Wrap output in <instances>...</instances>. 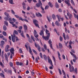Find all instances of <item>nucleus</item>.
I'll return each instance as SVG.
<instances>
[{"mask_svg": "<svg viewBox=\"0 0 78 78\" xmlns=\"http://www.w3.org/2000/svg\"><path fill=\"white\" fill-rule=\"evenodd\" d=\"M46 33L47 34L46 37H44V30H42L41 31L40 33V36H42V38L43 39H44L45 41H48L49 40V38H50V34L48 33L49 31H48L47 29H46L45 30Z\"/></svg>", "mask_w": 78, "mask_h": 78, "instance_id": "nucleus-1", "label": "nucleus"}, {"mask_svg": "<svg viewBox=\"0 0 78 78\" xmlns=\"http://www.w3.org/2000/svg\"><path fill=\"white\" fill-rule=\"evenodd\" d=\"M10 51L12 54L10 55V59H12V55H14V49L13 48H12L11 49L9 50Z\"/></svg>", "mask_w": 78, "mask_h": 78, "instance_id": "nucleus-2", "label": "nucleus"}, {"mask_svg": "<svg viewBox=\"0 0 78 78\" xmlns=\"http://www.w3.org/2000/svg\"><path fill=\"white\" fill-rule=\"evenodd\" d=\"M33 22H34V24L36 27H38V28H40V27H39V24H38V21H37V20H33Z\"/></svg>", "mask_w": 78, "mask_h": 78, "instance_id": "nucleus-3", "label": "nucleus"}, {"mask_svg": "<svg viewBox=\"0 0 78 78\" xmlns=\"http://www.w3.org/2000/svg\"><path fill=\"white\" fill-rule=\"evenodd\" d=\"M40 6H42V3L41 0H39L38 3L36 4V6L37 8H39Z\"/></svg>", "mask_w": 78, "mask_h": 78, "instance_id": "nucleus-4", "label": "nucleus"}, {"mask_svg": "<svg viewBox=\"0 0 78 78\" xmlns=\"http://www.w3.org/2000/svg\"><path fill=\"white\" fill-rule=\"evenodd\" d=\"M69 69L70 72H73V71H74V70H75V69L74 68L73 66H72L71 67V65L70 64H69Z\"/></svg>", "mask_w": 78, "mask_h": 78, "instance_id": "nucleus-5", "label": "nucleus"}, {"mask_svg": "<svg viewBox=\"0 0 78 78\" xmlns=\"http://www.w3.org/2000/svg\"><path fill=\"white\" fill-rule=\"evenodd\" d=\"M12 40L13 42H15V38H16V34H13V35H11Z\"/></svg>", "mask_w": 78, "mask_h": 78, "instance_id": "nucleus-6", "label": "nucleus"}, {"mask_svg": "<svg viewBox=\"0 0 78 78\" xmlns=\"http://www.w3.org/2000/svg\"><path fill=\"white\" fill-rule=\"evenodd\" d=\"M5 43V41H4L2 40L1 41V44H0V46L2 48H4V47H3V45H4Z\"/></svg>", "mask_w": 78, "mask_h": 78, "instance_id": "nucleus-7", "label": "nucleus"}, {"mask_svg": "<svg viewBox=\"0 0 78 78\" xmlns=\"http://www.w3.org/2000/svg\"><path fill=\"white\" fill-rule=\"evenodd\" d=\"M9 46L8 45H7L5 48V51L6 52H8L9 51Z\"/></svg>", "mask_w": 78, "mask_h": 78, "instance_id": "nucleus-8", "label": "nucleus"}, {"mask_svg": "<svg viewBox=\"0 0 78 78\" xmlns=\"http://www.w3.org/2000/svg\"><path fill=\"white\" fill-rule=\"evenodd\" d=\"M23 27L24 30V32L27 33V30H28V27H27V26L26 24H24Z\"/></svg>", "mask_w": 78, "mask_h": 78, "instance_id": "nucleus-9", "label": "nucleus"}, {"mask_svg": "<svg viewBox=\"0 0 78 78\" xmlns=\"http://www.w3.org/2000/svg\"><path fill=\"white\" fill-rule=\"evenodd\" d=\"M34 33L35 37H37L39 36V35L37 34V31H36V30H34Z\"/></svg>", "mask_w": 78, "mask_h": 78, "instance_id": "nucleus-10", "label": "nucleus"}, {"mask_svg": "<svg viewBox=\"0 0 78 78\" xmlns=\"http://www.w3.org/2000/svg\"><path fill=\"white\" fill-rule=\"evenodd\" d=\"M55 24L56 25L58 26V27H59V26H60V27H61V24L59 23V22L58 21H56L55 22Z\"/></svg>", "mask_w": 78, "mask_h": 78, "instance_id": "nucleus-11", "label": "nucleus"}, {"mask_svg": "<svg viewBox=\"0 0 78 78\" xmlns=\"http://www.w3.org/2000/svg\"><path fill=\"white\" fill-rule=\"evenodd\" d=\"M47 19L48 20L49 22H50V21L51 20L52 18L50 16L49 17H48V16H47Z\"/></svg>", "mask_w": 78, "mask_h": 78, "instance_id": "nucleus-12", "label": "nucleus"}, {"mask_svg": "<svg viewBox=\"0 0 78 78\" xmlns=\"http://www.w3.org/2000/svg\"><path fill=\"white\" fill-rule=\"evenodd\" d=\"M38 59L39 60L40 58H39V56H37V57H36L35 58V62L37 63L38 62Z\"/></svg>", "mask_w": 78, "mask_h": 78, "instance_id": "nucleus-13", "label": "nucleus"}, {"mask_svg": "<svg viewBox=\"0 0 78 78\" xmlns=\"http://www.w3.org/2000/svg\"><path fill=\"white\" fill-rule=\"evenodd\" d=\"M57 53L59 60L60 61H61V57H60V56H61V54H60V53H59V51H57Z\"/></svg>", "mask_w": 78, "mask_h": 78, "instance_id": "nucleus-14", "label": "nucleus"}, {"mask_svg": "<svg viewBox=\"0 0 78 78\" xmlns=\"http://www.w3.org/2000/svg\"><path fill=\"white\" fill-rule=\"evenodd\" d=\"M48 5L50 7H51V8H53V5H52L51 3L50 2H49L48 3Z\"/></svg>", "mask_w": 78, "mask_h": 78, "instance_id": "nucleus-15", "label": "nucleus"}, {"mask_svg": "<svg viewBox=\"0 0 78 78\" xmlns=\"http://www.w3.org/2000/svg\"><path fill=\"white\" fill-rule=\"evenodd\" d=\"M5 57L6 61L7 62H8V56L7 55H5Z\"/></svg>", "mask_w": 78, "mask_h": 78, "instance_id": "nucleus-16", "label": "nucleus"}, {"mask_svg": "<svg viewBox=\"0 0 78 78\" xmlns=\"http://www.w3.org/2000/svg\"><path fill=\"white\" fill-rule=\"evenodd\" d=\"M4 14L5 16L8 17H10V16L9 15V14L8 13L6 12H5Z\"/></svg>", "mask_w": 78, "mask_h": 78, "instance_id": "nucleus-17", "label": "nucleus"}, {"mask_svg": "<svg viewBox=\"0 0 78 78\" xmlns=\"http://www.w3.org/2000/svg\"><path fill=\"white\" fill-rule=\"evenodd\" d=\"M70 53L71 55H72L73 56H74V58H76V55H74V54H73L71 52H70Z\"/></svg>", "mask_w": 78, "mask_h": 78, "instance_id": "nucleus-18", "label": "nucleus"}, {"mask_svg": "<svg viewBox=\"0 0 78 78\" xmlns=\"http://www.w3.org/2000/svg\"><path fill=\"white\" fill-rule=\"evenodd\" d=\"M73 14L75 18H76L78 20V15H76V14H75L74 12H73Z\"/></svg>", "mask_w": 78, "mask_h": 78, "instance_id": "nucleus-19", "label": "nucleus"}, {"mask_svg": "<svg viewBox=\"0 0 78 78\" xmlns=\"http://www.w3.org/2000/svg\"><path fill=\"white\" fill-rule=\"evenodd\" d=\"M43 58L44 60L46 61H47V56H46L45 55H43Z\"/></svg>", "mask_w": 78, "mask_h": 78, "instance_id": "nucleus-20", "label": "nucleus"}, {"mask_svg": "<svg viewBox=\"0 0 78 78\" xmlns=\"http://www.w3.org/2000/svg\"><path fill=\"white\" fill-rule=\"evenodd\" d=\"M65 2L66 5H68V6H71V5H70V3H69L66 0H65Z\"/></svg>", "mask_w": 78, "mask_h": 78, "instance_id": "nucleus-21", "label": "nucleus"}, {"mask_svg": "<svg viewBox=\"0 0 78 78\" xmlns=\"http://www.w3.org/2000/svg\"><path fill=\"white\" fill-rule=\"evenodd\" d=\"M3 29L4 31H6L7 29V28H6V26L5 25H4L3 26Z\"/></svg>", "mask_w": 78, "mask_h": 78, "instance_id": "nucleus-22", "label": "nucleus"}, {"mask_svg": "<svg viewBox=\"0 0 78 78\" xmlns=\"http://www.w3.org/2000/svg\"><path fill=\"white\" fill-rule=\"evenodd\" d=\"M9 3L12 5L14 4V3H13V0H9Z\"/></svg>", "mask_w": 78, "mask_h": 78, "instance_id": "nucleus-23", "label": "nucleus"}, {"mask_svg": "<svg viewBox=\"0 0 78 78\" xmlns=\"http://www.w3.org/2000/svg\"><path fill=\"white\" fill-rule=\"evenodd\" d=\"M59 46L60 48V49H62V44L61 43H59Z\"/></svg>", "mask_w": 78, "mask_h": 78, "instance_id": "nucleus-24", "label": "nucleus"}, {"mask_svg": "<svg viewBox=\"0 0 78 78\" xmlns=\"http://www.w3.org/2000/svg\"><path fill=\"white\" fill-rule=\"evenodd\" d=\"M20 34L22 37H23L25 38V36H24V35L23 34V31H22L21 33Z\"/></svg>", "mask_w": 78, "mask_h": 78, "instance_id": "nucleus-25", "label": "nucleus"}, {"mask_svg": "<svg viewBox=\"0 0 78 78\" xmlns=\"http://www.w3.org/2000/svg\"><path fill=\"white\" fill-rule=\"evenodd\" d=\"M52 57L53 58L54 62H55V66H56V60H55V57L53 56H52Z\"/></svg>", "mask_w": 78, "mask_h": 78, "instance_id": "nucleus-26", "label": "nucleus"}, {"mask_svg": "<svg viewBox=\"0 0 78 78\" xmlns=\"http://www.w3.org/2000/svg\"><path fill=\"white\" fill-rule=\"evenodd\" d=\"M59 5H58V3L56 2L55 3V7L56 8H59Z\"/></svg>", "mask_w": 78, "mask_h": 78, "instance_id": "nucleus-27", "label": "nucleus"}, {"mask_svg": "<svg viewBox=\"0 0 78 78\" xmlns=\"http://www.w3.org/2000/svg\"><path fill=\"white\" fill-rule=\"evenodd\" d=\"M52 18L53 20H55L56 19V16L54 14H53L52 15Z\"/></svg>", "mask_w": 78, "mask_h": 78, "instance_id": "nucleus-28", "label": "nucleus"}, {"mask_svg": "<svg viewBox=\"0 0 78 78\" xmlns=\"http://www.w3.org/2000/svg\"><path fill=\"white\" fill-rule=\"evenodd\" d=\"M29 52L31 55V54H33L32 53V51L31 50V48L30 47L29 48Z\"/></svg>", "mask_w": 78, "mask_h": 78, "instance_id": "nucleus-29", "label": "nucleus"}, {"mask_svg": "<svg viewBox=\"0 0 78 78\" xmlns=\"http://www.w3.org/2000/svg\"><path fill=\"white\" fill-rule=\"evenodd\" d=\"M31 38L32 40L34 41V42H35V39H34V38L33 37V36L32 35L31 36Z\"/></svg>", "mask_w": 78, "mask_h": 78, "instance_id": "nucleus-30", "label": "nucleus"}, {"mask_svg": "<svg viewBox=\"0 0 78 78\" xmlns=\"http://www.w3.org/2000/svg\"><path fill=\"white\" fill-rule=\"evenodd\" d=\"M8 72H9V73L11 75L12 74V71L11 70H10L9 69L7 70Z\"/></svg>", "mask_w": 78, "mask_h": 78, "instance_id": "nucleus-31", "label": "nucleus"}, {"mask_svg": "<svg viewBox=\"0 0 78 78\" xmlns=\"http://www.w3.org/2000/svg\"><path fill=\"white\" fill-rule=\"evenodd\" d=\"M44 50H47V45H46V44H44Z\"/></svg>", "mask_w": 78, "mask_h": 78, "instance_id": "nucleus-32", "label": "nucleus"}, {"mask_svg": "<svg viewBox=\"0 0 78 78\" xmlns=\"http://www.w3.org/2000/svg\"><path fill=\"white\" fill-rule=\"evenodd\" d=\"M37 49L39 52H41V48H40V46H39V45L38 44L37 46Z\"/></svg>", "mask_w": 78, "mask_h": 78, "instance_id": "nucleus-33", "label": "nucleus"}, {"mask_svg": "<svg viewBox=\"0 0 78 78\" xmlns=\"http://www.w3.org/2000/svg\"><path fill=\"white\" fill-rule=\"evenodd\" d=\"M63 36L64 38V40H66V34L64 33L63 34Z\"/></svg>", "mask_w": 78, "mask_h": 78, "instance_id": "nucleus-34", "label": "nucleus"}, {"mask_svg": "<svg viewBox=\"0 0 78 78\" xmlns=\"http://www.w3.org/2000/svg\"><path fill=\"white\" fill-rule=\"evenodd\" d=\"M48 8H49V6L48 5H46L44 8V9H45V10H46V9H48Z\"/></svg>", "mask_w": 78, "mask_h": 78, "instance_id": "nucleus-35", "label": "nucleus"}, {"mask_svg": "<svg viewBox=\"0 0 78 78\" xmlns=\"http://www.w3.org/2000/svg\"><path fill=\"white\" fill-rule=\"evenodd\" d=\"M71 2L72 3V4L74 6L75 5V3H74V2H73V0H71Z\"/></svg>", "mask_w": 78, "mask_h": 78, "instance_id": "nucleus-36", "label": "nucleus"}, {"mask_svg": "<svg viewBox=\"0 0 78 78\" xmlns=\"http://www.w3.org/2000/svg\"><path fill=\"white\" fill-rule=\"evenodd\" d=\"M5 24V25L6 26H8V23L6 21H5L4 22Z\"/></svg>", "mask_w": 78, "mask_h": 78, "instance_id": "nucleus-37", "label": "nucleus"}, {"mask_svg": "<svg viewBox=\"0 0 78 78\" xmlns=\"http://www.w3.org/2000/svg\"><path fill=\"white\" fill-rule=\"evenodd\" d=\"M11 13H12V14H13V15H15V14L16 13L14 11V10H11Z\"/></svg>", "mask_w": 78, "mask_h": 78, "instance_id": "nucleus-38", "label": "nucleus"}, {"mask_svg": "<svg viewBox=\"0 0 78 78\" xmlns=\"http://www.w3.org/2000/svg\"><path fill=\"white\" fill-rule=\"evenodd\" d=\"M9 17H8V16H5L4 18V20H8V19L9 18Z\"/></svg>", "mask_w": 78, "mask_h": 78, "instance_id": "nucleus-39", "label": "nucleus"}, {"mask_svg": "<svg viewBox=\"0 0 78 78\" xmlns=\"http://www.w3.org/2000/svg\"><path fill=\"white\" fill-rule=\"evenodd\" d=\"M2 34L3 35L5 36H6V32H5V31H3L2 32Z\"/></svg>", "mask_w": 78, "mask_h": 78, "instance_id": "nucleus-40", "label": "nucleus"}, {"mask_svg": "<svg viewBox=\"0 0 78 78\" xmlns=\"http://www.w3.org/2000/svg\"><path fill=\"white\" fill-rule=\"evenodd\" d=\"M32 51L33 52H34V53L35 54V55H37V52H36V51H35V50H34V49H33Z\"/></svg>", "mask_w": 78, "mask_h": 78, "instance_id": "nucleus-41", "label": "nucleus"}, {"mask_svg": "<svg viewBox=\"0 0 78 78\" xmlns=\"http://www.w3.org/2000/svg\"><path fill=\"white\" fill-rule=\"evenodd\" d=\"M14 32L15 34H16V35H18V34H19L18 33V32H17V30H14Z\"/></svg>", "mask_w": 78, "mask_h": 78, "instance_id": "nucleus-42", "label": "nucleus"}, {"mask_svg": "<svg viewBox=\"0 0 78 78\" xmlns=\"http://www.w3.org/2000/svg\"><path fill=\"white\" fill-rule=\"evenodd\" d=\"M8 20L9 21V22H12V18H11V17L9 18Z\"/></svg>", "mask_w": 78, "mask_h": 78, "instance_id": "nucleus-43", "label": "nucleus"}, {"mask_svg": "<svg viewBox=\"0 0 78 78\" xmlns=\"http://www.w3.org/2000/svg\"><path fill=\"white\" fill-rule=\"evenodd\" d=\"M40 56L41 59H43V56H42V54L41 53H40Z\"/></svg>", "mask_w": 78, "mask_h": 78, "instance_id": "nucleus-44", "label": "nucleus"}, {"mask_svg": "<svg viewBox=\"0 0 78 78\" xmlns=\"http://www.w3.org/2000/svg\"><path fill=\"white\" fill-rule=\"evenodd\" d=\"M19 20H22V21H23V19L21 17H19Z\"/></svg>", "mask_w": 78, "mask_h": 78, "instance_id": "nucleus-45", "label": "nucleus"}, {"mask_svg": "<svg viewBox=\"0 0 78 78\" xmlns=\"http://www.w3.org/2000/svg\"><path fill=\"white\" fill-rule=\"evenodd\" d=\"M29 42L30 43H32L33 41L31 40H30V38H29L28 39Z\"/></svg>", "mask_w": 78, "mask_h": 78, "instance_id": "nucleus-46", "label": "nucleus"}, {"mask_svg": "<svg viewBox=\"0 0 78 78\" xmlns=\"http://www.w3.org/2000/svg\"><path fill=\"white\" fill-rule=\"evenodd\" d=\"M75 59H73V61L74 62H76V60L77 59V57L76 56V58H75Z\"/></svg>", "mask_w": 78, "mask_h": 78, "instance_id": "nucleus-47", "label": "nucleus"}, {"mask_svg": "<svg viewBox=\"0 0 78 78\" xmlns=\"http://www.w3.org/2000/svg\"><path fill=\"white\" fill-rule=\"evenodd\" d=\"M0 65L2 67H4V65L3 64V63H2V62H0Z\"/></svg>", "mask_w": 78, "mask_h": 78, "instance_id": "nucleus-48", "label": "nucleus"}, {"mask_svg": "<svg viewBox=\"0 0 78 78\" xmlns=\"http://www.w3.org/2000/svg\"><path fill=\"white\" fill-rule=\"evenodd\" d=\"M0 75L2 76V77H5V75H4L3 73H0Z\"/></svg>", "mask_w": 78, "mask_h": 78, "instance_id": "nucleus-49", "label": "nucleus"}, {"mask_svg": "<svg viewBox=\"0 0 78 78\" xmlns=\"http://www.w3.org/2000/svg\"><path fill=\"white\" fill-rule=\"evenodd\" d=\"M58 71L59 72V73H60V75H62V72H61V69H58Z\"/></svg>", "mask_w": 78, "mask_h": 78, "instance_id": "nucleus-50", "label": "nucleus"}, {"mask_svg": "<svg viewBox=\"0 0 78 78\" xmlns=\"http://www.w3.org/2000/svg\"><path fill=\"white\" fill-rule=\"evenodd\" d=\"M22 28H23V27L22 26H19V30H22Z\"/></svg>", "mask_w": 78, "mask_h": 78, "instance_id": "nucleus-51", "label": "nucleus"}, {"mask_svg": "<svg viewBox=\"0 0 78 78\" xmlns=\"http://www.w3.org/2000/svg\"><path fill=\"white\" fill-rule=\"evenodd\" d=\"M62 37L61 36L60 37V41L61 42L62 41Z\"/></svg>", "mask_w": 78, "mask_h": 78, "instance_id": "nucleus-52", "label": "nucleus"}, {"mask_svg": "<svg viewBox=\"0 0 78 78\" xmlns=\"http://www.w3.org/2000/svg\"><path fill=\"white\" fill-rule=\"evenodd\" d=\"M66 39H69V36L68 34L66 35Z\"/></svg>", "mask_w": 78, "mask_h": 78, "instance_id": "nucleus-53", "label": "nucleus"}, {"mask_svg": "<svg viewBox=\"0 0 78 78\" xmlns=\"http://www.w3.org/2000/svg\"><path fill=\"white\" fill-rule=\"evenodd\" d=\"M24 21H25V22H27V23H28L29 21L28 20H27V19H23V22H24Z\"/></svg>", "mask_w": 78, "mask_h": 78, "instance_id": "nucleus-54", "label": "nucleus"}, {"mask_svg": "<svg viewBox=\"0 0 78 78\" xmlns=\"http://www.w3.org/2000/svg\"><path fill=\"white\" fill-rule=\"evenodd\" d=\"M48 42L49 43V44H51L52 42L51 39L49 40Z\"/></svg>", "mask_w": 78, "mask_h": 78, "instance_id": "nucleus-55", "label": "nucleus"}, {"mask_svg": "<svg viewBox=\"0 0 78 78\" xmlns=\"http://www.w3.org/2000/svg\"><path fill=\"white\" fill-rule=\"evenodd\" d=\"M16 64L17 66H19L20 62H16Z\"/></svg>", "mask_w": 78, "mask_h": 78, "instance_id": "nucleus-56", "label": "nucleus"}, {"mask_svg": "<svg viewBox=\"0 0 78 78\" xmlns=\"http://www.w3.org/2000/svg\"><path fill=\"white\" fill-rule=\"evenodd\" d=\"M31 9V8L30 7L28 6L27 9V11H29V10H30Z\"/></svg>", "mask_w": 78, "mask_h": 78, "instance_id": "nucleus-57", "label": "nucleus"}, {"mask_svg": "<svg viewBox=\"0 0 78 78\" xmlns=\"http://www.w3.org/2000/svg\"><path fill=\"white\" fill-rule=\"evenodd\" d=\"M17 31L18 32V33H21V32H22V30H17Z\"/></svg>", "mask_w": 78, "mask_h": 78, "instance_id": "nucleus-58", "label": "nucleus"}, {"mask_svg": "<svg viewBox=\"0 0 78 78\" xmlns=\"http://www.w3.org/2000/svg\"><path fill=\"white\" fill-rule=\"evenodd\" d=\"M20 40V39H18L17 37H16V41H19Z\"/></svg>", "mask_w": 78, "mask_h": 78, "instance_id": "nucleus-59", "label": "nucleus"}, {"mask_svg": "<svg viewBox=\"0 0 78 78\" xmlns=\"http://www.w3.org/2000/svg\"><path fill=\"white\" fill-rule=\"evenodd\" d=\"M12 21H13V22H16V20L14 18H13L12 19Z\"/></svg>", "mask_w": 78, "mask_h": 78, "instance_id": "nucleus-60", "label": "nucleus"}, {"mask_svg": "<svg viewBox=\"0 0 78 78\" xmlns=\"http://www.w3.org/2000/svg\"><path fill=\"white\" fill-rule=\"evenodd\" d=\"M72 18V15L71 14H70L69 16V19H71V18Z\"/></svg>", "mask_w": 78, "mask_h": 78, "instance_id": "nucleus-61", "label": "nucleus"}, {"mask_svg": "<svg viewBox=\"0 0 78 78\" xmlns=\"http://www.w3.org/2000/svg\"><path fill=\"white\" fill-rule=\"evenodd\" d=\"M75 72L76 74H77V68H76L75 69Z\"/></svg>", "mask_w": 78, "mask_h": 78, "instance_id": "nucleus-62", "label": "nucleus"}, {"mask_svg": "<svg viewBox=\"0 0 78 78\" xmlns=\"http://www.w3.org/2000/svg\"><path fill=\"white\" fill-rule=\"evenodd\" d=\"M14 16L15 17H16V18H19V16L17 15H14Z\"/></svg>", "mask_w": 78, "mask_h": 78, "instance_id": "nucleus-63", "label": "nucleus"}, {"mask_svg": "<svg viewBox=\"0 0 78 78\" xmlns=\"http://www.w3.org/2000/svg\"><path fill=\"white\" fill-rule=\"evenodd\" d=\"M19 50L20 53H22V49L20 48Z\"/></svg>", "mask_w": 78, "mask_h": 78, "instance_id": "nucleus-64", "label": "nucleus"}]
</instances>
